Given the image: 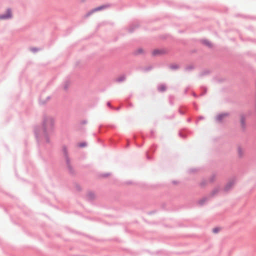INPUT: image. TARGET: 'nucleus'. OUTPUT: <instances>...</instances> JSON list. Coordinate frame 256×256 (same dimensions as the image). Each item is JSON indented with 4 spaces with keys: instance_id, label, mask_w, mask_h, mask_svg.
Instances as JSON below:
<instances>
[{
    "instance_id": "obj_12",
    "label": "nucleus",
    "mask_w": 256,
    "mask_h": 256,
    "mask_svg": "<svg viewBox=\"0 0 256 256\" xmlns=\"http://www.w3.org/2000/svg\"><path fill=\"white\" fill-rule=\"evenodd\" d=\"M110 103H108V106H110Z\"/></svg>"
},
{
    "instance_id": "obj_7",
    "label": "nucleus",
    "mask_w": 256,
    "mask_h": 256,
    "mask_svg": "<svg viewBox=\"0 0 256 256\" xmlns=\"http://www.w3.org/2000/svg\"><path fill=\"white\" fill-rule=\"evenodd\" d=\"M218 231V228H214V229L213 230V232H214V233L217 232Z\"/></svg>"
},
{
    "instance_id": "obj_6",
    "label": "nucleus",
    "mask_w": 256,
    "mask_h": 256,
    "mask_svg": "<svg viewBox=\"0 0 256 256\" xmlns=\"http://www.w3.org/2000/svg\"><path fill=\"white\" fill-rule=\"evenodd\" d=\"M240 120H241V123H242V125L243 126L244 124V118L242 117Z\"/></svg>"
},
{
    "instance_id": "obj_5",
    "label": "nucleus",
    "mask_w": 256,
    "mask_h": 256,
    "mask_svg": "<svg viewBox=\"0 0 256 256\" xmlns=\"http://www.w3.org/2000/svg\"><path fill=\"white\" fill-rule=\"evenodd\" d=\"M86 146V144L84 143H82V144H79V146L80 147H84Z\"/></svg>"
},
{
    "instance_id": "obj_10",
    "label": "nucleus",
    "mask_w": 256,
    "mask_h": 256,
    "mask_svg": "<svg viewBox=\"0 0 256 256\" xmlns=\"http://www.w3.org/2000/svg\"><path fill=\"white\" fill-rule=\"evenodd\" d=\"M90 196L92 198L94 197V195L93 194H90Z\"/></svg>"
},
{
    "instance_id": "obj_8",
    "label": "nucleus",
    "mask_w": 256,
    "mask_h": 256,
    "mask_svg": "<svg viewBox=\"0 0 256 256\" xmlns=\"http://www.w3.org/2000/svg\"><path fill=\"white\" fill-rule=\"evenodd\" d=\"M206 44H207L208 46H211V44L210 43H209L208 42H206Z\"/></svg>"
},
{
    "instance_id": "obj_4",
    "label": "nucleus",
    "mask_w": 256,
    "mask_h": 256,
    "mask_svg": "<svg viewBox=\"0 0 256 256\" xmlns=\"http://www.w3.org/2000/svg\"><path fill=\"white\" fill-rule=\"evenodd\" d=\"M125 79V77L124 76H120V78H118L117 79V80L118 82H122Z\"/></svg>"
},
{
    "instance_id": "obj_9",
    "label": "nucleus",
    "mask_w": 256,
    "mask_h": 256,
    "mask_svg": "<svg viewBox=\"0 0 256 256\" xmlns=\"http://www.w3.org/2000/svg\"><path fill=\"white\" fill-rule=\"evenodd\" d=\"M160 88H161L162 90H165L164 87L163 86H161Z\"/></svg>"
},
{
    "instance_id": "obj_2",
    "label": "nucleus",
    "mask_w": 256,
    "mask_h": 256,
    "mask_svg": "<svg viewBox=\"0 0 256 256\" xmlns=\"http://www.w3.org/2000/svg\"><path fill=\"white\" fill-rule=\"evenodd\" d=\"M106 8V6H98V8H96L94 9H93L92 10V11H90L88 14H87V16H90V14H92L93 12H97V11H98V10H100L104 8Z\"/></svg>"
},
{
    "instance_id": "obj_3",
    "label": "nucleus",
    "mask_w": 256,
    "mask_h": 256,
    "mask_svg": "<svg viewBox=\"0 0 256 256\" xmlns=\"http://www.w3.org/2000/svg\"><path fill=\"white\" fill-rule=\"evenodd\" d=\"M44 126L47 127L48 128H52V122L50 120H48L46 122H44Z\"/></svg>"
},
{
    "instance_id": "obj_11",
    "label": "nucleus",
    "mask_w": 256,
    "mask_h": 256,
    "mask_svg": "<svg viewBox=\"0 0 256 256\" xmlns=\"http://www.w3.org/2000/svg\"><path fill=\"white\" fill-rule=\"evenodd\" d=\"M224 116V115H222V116H218V118H219V119H220V116Z\"/></svg>"
},
{
    "instance_id": "obj_1",
    "label": "nucleus",
    "mask_w": 256,
    "mask_h": 256,
    "mask_svg": "<svg viewBox=\"0 0 256 256\" xmlns=\"http://www.w3.org/2000/svg\"><path fill=\"white\" fill-rule=\"evenodd\" d=\"M12 17L11 12L10 10H8L6 14L0 15V19H6Z\"/></svg>"
}]
</instances>
